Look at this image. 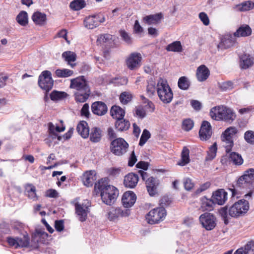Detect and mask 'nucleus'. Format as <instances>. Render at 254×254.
Masks as SVG:
<instances>
[{
	"label": "nucleus",
	"instance_id": "nucleus-46",
	"mask_svg": "<svg viewBox=\"0 0 254 254\" xmlns=\"http://www.w3.org/2000/svg\"><path fill=\"white\" fill-rule=\"evenodd\" d=\"M67 96V93L64 92L54 90L51 93L50 98L52 100L58 101L65 98Z\"/></svg>",
	"mask_w": 254,
	"mask_h": 254
},
{
	"label": "nucleus",
	"instance_id": "nucleus-8",
	"mask_svg": "<svg viewBox=\"0 0 254 254\" xmlns=\"http://www.w3.org/2000/svg\"><path fill=\"white\" fill-rule=\"evenodd\" d=\"M128 147V143L123 138H118L112 141L110 148L113 154L120 156L127 152Z\"/></svg>",
	"mask_w": 254,
	"mask_h": 254
},
{
	"label": "nucleus",
	"instance_id": "nucleus-25",
	"mask_svg": "<svg viewBox=\"0 0 254 254\" xmlns=\"http://www.w3.org/2000/svg\"><path fill=\"white\" fill-rule=\"evenodd\" d=\"M76 130L78 133L84 138H86L89 134V129L87 123L84 121L79 122L77 125Z\"/></svg>",
	"mask_w": 254,
	"mask_h": 254
},
{
	"label": "nucleus",
	"instance_id": "nucleus-56",
	"mask_svg": "<svg viewBox=\"0 0 254 254\" xmlns=\"http://www.w3.org/2000/svg\"><path fill=\"white\" fill-rule=\"evenodd\" d=\"M199 18L204 25L207 26L209 24V18L205 12H200L199 14Z\"/></svg>",
	"mask_w": 254,
	"mask_h": 254
},
{
	"label": "nucleus",
	"instance_id": "nucleus-1",
	"mask_svg": "<svg viewBox=\"0 0 254 254\" xmlns=\"http://www.w3.org/2000/svg\"><path fill=\"white\" fill-rule=\"evenodd\" d=\"M69 87L74 90V95L77 102L83 103L88 99L90 90L84 76L71 79Z\"/></svg>",
	"mask_w": 254,
	"mask_h": 254
},
{
	"label": "nucleus",
	"instance_id": "nucleus-40",
	"mask_svg": "<svg viewBox=\"0 0 254 254\" xmlns=\"http://www.w3.org/2000/svg\"><path fill=\"white\" fill-rule=\"evenodd\" d=\"M101 131L100 128L94 127L91 130L90 139L93 142H98L101 140Z\"/></svg>",
	"mask_w": 254,
	"mask_h": 254
},
{
	"label": "nucleus",
	"instance_id": "nucleus-11",
	"mask_svg": "<svg viewBox=\"0 0 254 254\" xmlns=\"http://www.w3.org/2000/svg\"><path fill=\"white\" fill-rule=\"evenodd\" d=\"M74 206L75 213L78 216L79 220L81 222L85 221L89 212L88 208L90 206L89 202L87 200H85L82 203H75Z\"/></svg>",
	"mask_w": 254,
	"mask_h": 254
},
{
	"label": "nucleus",
	"instance_id": "nucleus-32",
	"mask_svg": "<svg viewBox=\"0 0 254 254\" xmlns=\"http://www.w3.org/2000/svg\"><path fill=\"white\" fill-rule=\"evenodd\" d=\"M62 58L67 62L68 64L71 67H73L75 65V64L72 63L76 61V55L71 51H65L62 54Z\"/></svg>",
	"mask_w": 254,
	"mask_h": 254
},
{
	"label": "nucleus",
	"instance_id": "nucleus-27",
	"mask_svg": "<svg viewBox=\"0 0 254 254\" xmlns=\"http://www.w3.org/2000/svg\"><path fill=\"white\" fill-rule=\"evenodd\" d=\"M223 109H224V112H222L223 119H221V121L229 123L232 122L236 118L235 113L231 109L224 106Z\"/></svg>",
	"mask_w": 254,
	"mask_h": 254
},
{
	"label": "nucleus",
	"instance_id": "nucleus-28",
	"mask_svg": "<svg viewBox=\"0 0 254 254\" xmlns=\"http://www.w3.org/2000/svg\"><path fill=\"white\" fill-rule=\"evenodd\" d=\"M110 115L117 120L124 118L125 115V111L120 107L114 105L112 107L110 110Z\"/></svg>",
	"mask_w": 254,
	"mask_h": 254
},
{
	"label": "nucleus",
	"instance_id": "nucleus-34",
	"mask_svg": "<svg viewBox=\"0 0 254 254\" xmlns=\"http://www.w3.org/2000/svg\"><path fill=\"white\" fill-rule=\"evenodd\" d=\"M254 64V59L249 55H243L240 58V66L243 69H247Z\"/></svg>",
	"mask_w": 254,
	"mask_h": 254
},
{
	"label": "nucleus",
	"instance_id": "nucleus-26",
	"mask_svg": "<svg viewBox=\"0 0 254 254\" xmlns=\"http://www.w3.org/2000/svg\"><path fill=\"white\" fill-rule=\"evenodd\" d=\"M223 106H218L213 107L209 113L211 118L216 121H221L223 119V113L224 112Z\"/></svg>",
	"mask_w": 254,
	"mask_h": 254
},
{
	"label": "nucleus",
	"instance_id": "nucleus-4",
	"mask_svg": "<svg viewBox=\"0 0 254 254\" xmlns=\"http://www.w3.org/2000/svg\"><path fill=\"white\" fill-rule=\"evenodd\" d=\"M156 92L160 100L163 103L167 104L172 101L173 94L165 79L159 78L157 83Z\"/></svg>",
	"mask_w": 254,
	"mask_h": 254
},
{
	"label": "nucleus",
	"instance_id": "nucleus-5",
	"mask_svg": "<svg viewBox=\"0 0 254 254\" xmlns=\"http://www.w3.org/2000/svg\"><path fill=\"white\" fill-rule=\"evenodd\" d=\"M166 215V212L163 207H158L150 210L146 215V219L150 224L158 223L163 221Z\"/></svg>",
	"mask_w": 254,
	"mask_h": 254
},
{
	"label": "nucleus",
	"instance_id": "nucleus-13",
	"mask_svg": "<svg viewBox=\"0 0 254 254\" xmlns=\"http://www.w3.org/2000/svg\"><path fill=\"white\" fill-rule=\"evenodd\" d=\"M142 57L139 53H133L126 60L127 67L130 70H135L141 65Z\"/></svg>",
	"mask_w": 254,
	"mask_h": 254
},
{
	"label": "nucleus",
	"instance_id": "nucleus-51",
	"mask_svg": "<svg viewBox=\"0 0 254 254\" xmlns=\"http://www.w3.org/2000/svg\"><path fill=\"white\" fill-rule=\"evenodd\" d=\"M132 99V95L128 92H124L121 93L120 96V100L123 104H127Z\"/></svg>",
	"mask_w": 254,
	"mask_h": 254
},
{
	"label": "nucleus",
	"instance_id": "nucleus-63",
	"mask_svg": "<svg viewBox=\"0 0 254 254\" xmlns=\"http://www.w3.org/2000/svg\"><path fill=\"white\" fill-rule=\"evenodd\" d=\"M136 161L137 158L136 156L135 155L134 152L133 151L131 152L130 156L129 158L128 165L129 166L132 167L134 165Z\"/></svg>",
	"mask_w": 254,
	"mask_h": 254
},
{
	"label": "nucleus",
	"instance_id": "nucleus-57",
	"mask_svg": "<svg viewBox=\"0 0 254 254\" xmlns=\"http://www.w3.org/2000/svg\"><path fill=\"white\" fill-rule=\"evenodd\" d=\"M185 189L187 190H191L194 187V184L191 180L187 178L184 182Z\"/></svg>",
	"mask_w": 254,
	"mask_h": 254
},
{
	"label": "nucleus",
	"instance_id": "nucleus-3",
	"mask_svg": "<svg viewBox=\"0 0 254 254\" xmlns=\"http://www.w3.org/2000/svg\"><path fill=\"white\" fill-rule=\"evenodd\" d=\"M95 189L100 192L103 202L107 205L113 204L118 195V190L113 186L108 185L103 179L100 180L98 184H95Z\"/></svg>",
	"mask_w": 254,
	"mask_h": 254
},
{
	"label": "nucleus",
	"instance_id": "nucleus-15",
	"mask_svg": "<svg viewBox=\"0 0 254 254\" xmlns=\"http://www.w3.org/2000/svg\"><path fill=\"white\" fill-rule=\"evenodd\" d=\"M92 113L96 115L102 116L105 115L108 111V107L105 103L101 101H97L91 105Z\"/></svg>",
	"mask_w": 254,
	"mask_h": 254
},
{
	"label": "nucleus",
	"instance_id": "nucleus-6",
	"mask_svg": "<svg viewBox=\"0 0 254 254\" xmlns=\"http://www.w3.org/2000/svg\"><path fill=\"white\" fill-rule=\"evenodd\" d=\"M238 132V129L235 127H228L222 134L221 138L225 143L226 151L228 153L233 146V136Z\"/></svg>",
	"mask_w": 254,
	"mask_h": 254
},
{
	"label": "nucleus",
	"instance_id": "nucleus-22",
	"mask_svg": "<svg viewBox=\"0 0 254 254\" xmlns=\"http://www.w3.org/2000/svg\"><path fill=\"white\" fill-rule=\"evenodd\" d=\"M196 77L199 81L206 80L210 74L208 68L205 65H200L196 70Z\"/></svg>",
	"mask_w": 254,
	"mask_h": 254
},
{
	"label": "nucleus",
	"instance_id": "nucleus-54",
	"mask_svg": "<svg viewBox=\"0 0 254 254\" xmlns=\"http://www.w3.org/2000/svg\"><path fill=\"white\" fill-rule=\"evenodd\" d=\"M244 138L248 143L254 144V131L248 130L245 133Z\"/></svg>",
	"mask_w": 254,
	"mask_h": 254
},
{
	"label": "nucleus",
	"instance_id": "nucleus-44",
	"mask_svg": "<svg viewBox=\"0 0 254 254\" xmlns=\"http://www.w3.org/2000/svg\"><path fill=\"white\" fill-rule=\"evenodd\" d=\"M70 7L74 10H79L86 6L84 0H74L70 3Z\"/></svg>",
	"mask_w": 254,
	"mask_h": 254
},
{
	"label": "nucleus",
	"instance_id": "nucleus-41",
	"mask_svg": "<svg viewBox=\"0 0 254 254\" xmlns=\"http://www.w3.org/2000/svg\"><path fill=\"white\" fill-rule=\"evenodd\" d=\"M17 22L21 26H26L28 22V14L24 11H21L16 16Z\"/></svg>",
	"mask_w": 254,
	"mask_h": 254
},
{
	"label": "nucleus",
	"instance_id": "nucleus-53",
	"mask_svg": "<svg viewBox=\"0 0 254 254\" xmlns=\"http://www.w3.org/2000/svg\"><path fill=\"white\" fill-rule=\"evenodd\" d=\"M112 40V35L110 34H103L98 37L97 42L99 44H103Z\"/></svg>",
	"mask_w": 254,
	"mask_h": 254
},
{
	"label": "nucleus",
	"instance_id": "nucleus-31",
	"mask_svg": "<svg viewBox=\"0 0 254 254\" xmlns=\"http://www.w3.org/2000/svg\"><path fill=\"white\" fill-rule=\"evenodd\" d=\"M32 19L36 24L43 25L46 22L47 16L45 13L36 11L32 16Z\"/></svg>",
	"mask_w": 254,
	"mask_h": 254
},
{
	"label": "nucleus",
	"instance_id": "nucleus-35",
	"mask_svg": "<svg viewBox=\"0 0 254 254\" xmlns=\"http://www.w3.org/2000/svg\"><path fill=\"white\" fill-rule=\"evenodd\" d=\"M115 127L119 131H126L129 128L130 123L128 121L122 118L121 119L116 120Z\"/></svg>",
	"mask_w": 254,
	"mask_h": 254
},
{
	"label": "nucleus",
	"instance_id": "nucleus-2",
	"mask_svg": "<svg viewBox=\"0 0 254 254\" xmlns=\"http://www.w3.org/2000/svg\"><path fill=\"white\" fill-rule=\"evenodd\" d=\"M249 209V203L245 199H241L236 202L228 209L227 207L221 208L219 214L223 218L224 223L227 224L229 221V216L237 218L246 214Z\"/></svg>",
	"mask_w": 254,
	"mask_h": 254
},
{
	"label": "nucleus",
	"instance_id": "nucleus-42",
	"mask_svg": "<svg viewBox=\"0 0 254 254\" xmlns=\"http://www.w3.org/2000/svg\"><path fill=\"white\" fill-rule=\"evenodd\" d=\"M25 193L28 197L33 200L37 199V195L36 193V188L32 184H27L25 186Z\"/></svg>",
	"mask_w": 254,
	"mask_h": 254
},
{
	"label": "nucleus",
	"instance_id": "nucleus-37",
	"mask_svg": "<svg viewBox=\"0 0 254 254\" xmlns=\"http://www.w3.org/2000/svg\"><path fill=\"white\" fill-rule=\"evenodd\" d=\"M166 50L169 52H181L183 50L182 46L180 41H175L169 44Z\"/></svg>",
	"mask_w": 254,
	"mask_h": 254
},
{
	"label": "nucleus",
	"instance_id": "nucleus-48",
	"mask_svg": "<svg viewBox=\"0 0 254 254\" xmlns=\"http://www.w3.org/2000/svg\"><path fill=\"white\" fill-rule=\"evenodd\" d=\"M29 245V239L27 235H24L22 238H17V247H27Z\"/></svg>",
	"mask_w": 254,
	"mask_h": 254
},
{
	"label": "nucleus",
	"instance_id": "nucleus-17",
	"mask_svg": "<svg viewBox=\"0 0 254 254\" xmlns=\"http://www.w3.org/2000/svg\"><path fill=\"white\" fill-rule=\"evenodd\" d=\"M136 199V197L134 193L131 191H128L124 193L122 202L124 207L129 208L134 204Z\"/></svg>",
	"mask_w": 254,
	"mask_h": 254
},
{
	"label": "nucleus",
	"instance_id": "nucleus-7",
	"mask_svg": "<svg viewBox=\"0 0 254 254\" xmlns=\"http://www.w3.org/2000/svg\"><path fill=\"white\" fill-rule=\"evenodd\" d=\"M105 21V16L102 13H98L86 17L83 22L86 28L89 29H93Z\"/></svg>",
	"mask_w": 254,
	"mask_h": 254
},
{
	"label": "nucleus",
	"instance_id": "nucleus-62",
	"mask_svg": "<svg viewBox=\"0 0 254 254\" xmlns=\"http://www.w3.org/2000/svg\"><path fill=\"white\" fill-rule=\"evenodd\" d=\"M133 31L136 34H141L143 31V28L140 26L139 21L137 20H135L134 23Z\"/></svg>",
	"mask_w": 254,
	"mask_h": 254
},
{
	"label": "nucleus",
	"instance_id": "nucleus-12",
	"mask_svg": "<svg viewBox=\"0 0 254 254\" xmlns=\"http://www.w3.org/2000/svg\"><path fill=\"white\" fill-rule=\"evenodd\" d=\"M254 181V169H249L246 171L237 181V185L240 187L247 188L250 186Z\"/></svg>",
	"mask_w": 254,
	"mask_h": 254
},
{
	"label": "nucleus",
	"instance_id": "nucleus-20",
	"mask_svg": "<svg viewBox=\"0 0 254 254\" xmlns=\"http://www.w3.org/2000/svg\"><path fill=\"white\" fill-rule=\"evenodd\" d=\"M212 199L215 203L223 205L227 199V192L223 189L217 190L213 193Z\"/></svg>",
	"mask_w": 254,
	"mask_h": 254
},
{
	"label": "nucleus",
	"instance_id": "nucleus-24",
	"mask_svg": "<svg viewBox=\"0 0 254 254\" xmlns=\"http://www.w3.org/2000/svg\"><path fill=\"white\" fill-rule=\"evenodd\" d=\"M235 39L232 35H226L222 38L221 43L218 46L219 48L228 49L234 45Z\"/></svg>",
	"mask_w": 254,
	"mask_h": 254
},
{
	"label": "nucleus",
	"instance_id": "nucleus-59",
	"mask_svg": "<svg viewBox=\"0 0 254 254\" xmlns=\"http://www.w3.org/2000/svg\"><path fill=\"white\" fill-rule=\"evenodd\" d=\"M120 35L122 39L127 44H130L132 42V40L129 35L125 31L121 30L120 31Z\"/></svg>",
	"mask_w": 254,
	"mask_h": 254
},
{
	"label": "nucleus",
	"instance_id": "nucleus-49",
	"mask_svg": "<svg viewBox=\"0 0 254 254\" xmlns=\"http://www.w3.org/2000/svg\"><path fill=\"white\" fill-rule=\"evenodd\" d=\"M134 114L140 119L145 118L146 116L145 109L143 106L140 105L135 108Z\"/></svg>",
	"mask_w": 254,
	"mask_h": 254
},
{
	"label": "nucleus",
	"instance_id": "nucleus-36",
	"mask_svg": "<svg viewBox=\"0 0 254 254\" xmlns=\"http://www.w3.org/2000/svg\"><path fill=\"white\" fill-rule=\"evenodd\" d=\"M157 89V85L156 82L152 79H150L147 82L146 86V93L149 97H151L154 96L156 93Z\"/></svg>",
	"mask_w": 254,
	"mask_h": 254
},
{
	"label": "nucleus",
	"instance_id": "nucleus-50",
	"mask_svg": "<svg viewBox=\"0 0 254 254\" xmlns=\"http://www.w3.org/2000/svg\"><path fill=\"white\" fill-rule=\"evenodd\" d=\"M150 136L151 134L149 131L147 129H144L143 130L142 133L140 138L139 145L140 146H143L150 137Z\"/></svg>",
	"mask_w": 254,
	"mask_h": 254
},
{
	"label": "nucleus",
	"instance_id": "nucleus-39",
	"mask_svg": "<svg viewBox=\"0 0 254 254\" xmlns=\"http://www.w3.org/2000/svg\"><path fill=\"white\" fill-rule=\"evenodd\" d=\"M230 161L236 165H241L243 163V159L241 155L236 152H232L229 154Z\"/></svg>",
	"mask_w": 254,
	"mask_h": 254
},
{
	"label": "nucleus",
	"instance_id": "nucleus-43",
	"mask_svg": "<svg viewBox=\"0 0 254 254\" xmlns=\"http://www.w3.org/2000/svg\"><path fill=\"white\" fill-rule=\"evenodd\" d=\"M55 74L58 77L65 78L72 76L73 71L66 68L58 69L55 71Z\"/></svg>",
	"mask_w": 254,
	"mask_h": 254
},
{
	"label": "nucleus",
	"instance_id": "nucleus-23",
	"mask_svg": "<svg viewBox=\"0 0 254 254\" xmlns=\"http://www.w3.org/2000/svg\"><path fill=\"white\" fill-rule=\"evenodd\" d=\"M95 171H89L84 173L82 177L84 185L87 187L92 186L95 180Z\"/></svg>",
	"mask_w": 254,
	"mask_h": 254
},
{
	"label": "nucleus",
	"instance_id": "nucleus-52",
	"mask_svg": "<svg viewBox=\"0 0 254 254\" xmlns=\"http://www.w3.org/2000/svg\"><path fill=\"white\" fill-rule=\"evenodd\" d=\"M193 124L192 120L190 119L185 120L182 124V128L186 131H189L192 128Z\"/></svg>",
	"mask_w": 254,
	"mask_h": 254
},
{
	"label": "nucleus",
	"instance_id": "nucleus-10",
	"mask_svg": "<svg viewBox=\"0 0 254 254\" xmlns=\"http://www.w3.org/2000/svg\"><path fill=\"white\" fill-rule=\"evenodd\" d=\"M54 84L51 73L48 70H45L39 76L38 84L39 86L46 91L50 90Z\"/></svg>",
	"mask_w": 254,
	"mask_h": 254
},
{
	"label": "nucleus",
	"instance_id": "nucleus-30",
	"mask_svg": "<svg viewBox=\"0 0 254 254\" xmlns=\"http://www.w3.org/2000/svg\"><path fill=\"white\" fill-rule=\"evenodd\" d=\"M200 202V209H201L202 211H210L212 210L213 205L215 204L213 199H208L205 196L201 198Z\"/></svg>",
	"mask_w": 254,
	"mask_h": 254
},
{
	"label": "nucleus",
	"instance_id": "nucleus-58",
	"mask_svg": "<svg viewBox=\"0 0 254 254\" xmlns=\"http://www.w3.org/2000/svg\"><path fill=\"white\" fill-rule=\"evenodd\" d=\"M89 108V105L87 103L84 104L81 110V115L88 118L90 115Z\"/></svg>",
	"mask_w": 254,
	"mask_h": 254
},
{
	"label": "nucleus",
	"instance_id": "nucleus-64",
	"mask_svg": "<svg viewBox=\"0 0 254 254\" xmlns=\"http://www.w3.org/2000/svg\"><path fill=\"white\" fill-rule=\"evenodd\" d=\"M46 196L51 198H56L58 196V193L55 190L50 189L47 191Z\"/></svg>",
	"mask_w": 254,
	"mask_h": 254
},
{
	"label": "nucleus",
	"instance_id": "nucleus-19",
	"mask_svg": "<svg viewBox=\"0 0 254 254\" xmlns=\"http://www.w3.org/2000/svg\"><path fill=\"white\" fill-rule=\"evenodd\" d=\"M159 183L158 180L151 177L146 180V186L147 191L151 196H154L157 193V187Z\"/></svg>",
	"mask_w": 254,
	"mask_h": 254
},
{
	"label": "nucleus",
	"instance_id": "nucleus-60",
	"mask_svg": "<svg viewBox=\"0 0 254 254\" xmlns=\"http://www.w3.org/2000/svg\"><path fill=\"white\" fill-rule=\"evenodd\" d=\"M55 227L57 231L61 232L64 229V222L63 220H57L55 222Z\"/></svg>",
	"mask_w": 254,
	"mask_h": 254
},
{
	"label": "nucleus",
	"instance_id": "nucleus-21",
	"mask_svg": "<svg viewBox=\"0 0 254 254\" xmlns=\"http://www.w3.org/2000/svg\"><path fill=\"white\" fill-rule=\"evenodd\" d=\"M138 182V175L133 173L128 174L125 177L124 184L129 188H134Z\"/></svg>",
	"mask_w": 254,
	"mask_h": 254
},
{
	"label": "nucleus",
	"instance_id": "nucleus-55",
	"mask_svg": "<svg viewBox=\"0 0 254 254\" xmlns=\"http://www.w3.org/2000/svg\"><path fill=\"white\" fill-rule=\"evenodd\" d=\"M251 250L252 248L251 246H249V243H248L244 247L238 249L234 254H248Z\"/></svg>",
	"mask_w": 254,
	"mask_h": 254
},
{
	"label": "nucleus",
	"instance_id": "nucleus-16",
	"mask_svg": "<svg viewBox=\"0 0 254 254\" xmlns=\"http://www.w3.org/2000/svg\"><path fill=\"white\" fill-rule=\"evenodd\" d=\"M200 138L202 140H206L210 138L212 134L210 124L207 121H203L199 131Z\"/></svg>",
	"mask_w": 254,
	"mask_h": 254
},
{
	"label": "nucleus",
	"instance_id": "nucleus-61",
	"mask_svg": "<svg viewBox=\"0 0 254 254\" xmlns=\"http://www.w3.org/2000/svg\"><path fill=\"white\" fill-rule=\"evenodd\" d=\"M145 111L147 110L148 112L152 113L155 110V105L150 101L147 100V104L143 106Z\"/></svg>",
	"mask_w": 254,
	"mask_h": 254
},
{
	"label": "nucleus",
	"instance_id": "nucleus-29",
	"mask_svg": "<svg viewBox=\"0 0 254 254\" xmlns=\"http://www.w3.org/2000/svg\"><path fill=\"white\" fill-rule=\"evenodd\" d=\"M252 34V29L248 25L241 26L234 33V37H246Z\"/></svg>",
	"mask_w": 254,
	"mask_h": 254
},
{
	"label": "nucleus",
	"instance_id": "nucleus-33",
	"mask_svg": "<svg viewBox=\"0 0 254 254\" xmlns=\"http://www.w3.org/2000/svg\"><path fill=\"white\" fill-rule=\"evenodd\" d=\"M254 7V3L251 1H247L236 5L233 8L238 11H246L251 10Z\"/></svg>",
	"mask_w": 254,
	"mask_h": 254
},
{
	"label": "nucleus",
	"instance_id": "nucleus-47",
	"mask_svg": "<svg viewBox=\"0 0 254 254\" xmlns=\"http://www.w3.org/2000/svg\"><path fill=\"white\" fill-rule=\"evenodd\" d=\"M217 147L216 143H214L211 145L207 152V156H206V161H211L213 160L216 156Z\"/></svg>",
	"mask_w": 254,
	"mask_h": 254
},
{
	"label": "nucleus",
	"instance_id": "nucleus-38",
	"mask_svg": "<svg viewBox=\"0 0 254 254\" xmlns=\"http://www.w3.org/2000/svg\"><path fill=\"white\" fill-rule=\"evenodd\" d=\"M190 151L186 147H184L182 152V157L180 162L178 163L180 166H185L190 162L189 157Z\"/></svg>",
	"mask_w": 254,
	"mask_h": 254
},
{
	"label": "nucleus",
	"instance_id": "nucleus-14",
	"mask_svg": "<svg viewBox=\"0 0 254 254\" xmlns=\"http://www.w3.org/2000/svg\"><path fill=\"white\" fill-rule=\"evenodd\" d=\"M129 214V209H123L120 207H112L108 213V217L110 221H115L120 217L128 216Z\"/></svg>",
	"mask_w": 254,
	"mask_h": 254
},
{
	"label": "nucleus",
	"instance_id": "nucleus-18",
	"mask_svg": "<svg viewBox=\"0 0 254 254\" xmlns=\"http://www.w3.org/2000/svg\"><path fill=\"white\" fill-rule=\"evenodd\" d=\"M163 18L161 13L150 14L143 17V22L148 25H157L160 23Z\"/></svg>",
	"mask_w": 254,
	"mask_h": 254
},
{
	"label": "nucleus",
	"instance_id": "nucleus-45",
	"mask_svg": "<svg viewBox=\"0 0 254 254\" xmlns=\"http://www.w3.org/2000/svg\"><path fill=\"white\" fill-rule=\"evenodd\" d=\"M178 85L179 88L186 90L189 89L190 82L186 76H182L179 79Z\"/></svg>",
	"mask_w": 254,
	"mask_h": 254
},
{
	"label": "nucleus",
	"instance_id": "nucleus-9",
	"mask_svg": "<svg viewBox=\"0 0 254 254\" xmlns=\"http://www.w3.org/2000/svg\"><path fill=\"white\" fill-rule=\"evenodd\" d=\"M199 219L202 227L206 230H212L216 226V218L212 213L205 212L199 216Z\"/></svg>",
	"mask_w": 254,
	"mask_h": 254
}]
</instances>
